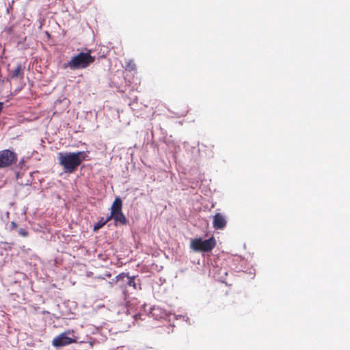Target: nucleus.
Returning a JSON list of instances; mask_svg holds the SVG:
<instances>
[{"label":"nucleus","mask_w":350,"mask_h":350,"mask_svg":"<svg viewBox=\"0 0 350 350\" xmlns=\"http://www.w3.org/2000/svg\"><path fill=\"white\" fill-rule=\"evenodd\" d=\"M86 156L84 151H79L77 152H59L57 158L64 172L71 174L76 171Z\"/></svg>","instance_id":"f257e3e1"},{"label":"nucleus","mask_w":350,"mask_h":350,"mask_svg":"<svg viewBox=\"0 0 350 350\" xmlns=\"http://www.w3.org/2000/svg\"><path fill=\"white\" fill-rule=\"evenodd\" d=\"M17 160V154L14 152L9 149L0 151V169L6 168L15 164Z\"/></svg>","instance_id":"20e7f679"},{"label":"nucleus","mask_w":350,"mask_h":350,"mask_svg":"<svg viewBox=\"0 0 350 350\" xmlns=\"http://www.w3.org/2000/svg\"><path fill=\"white\" fill-rule=\"evenodd\" d=\"M25 69V66L22 64H18L14 70H13L11 72V77L12 78H23V71Z\"/></svg>","instance_id":"9d476101"},{"label":"nucleus","mask_w":350,"mask_h":350,"mask_svg":"<svg viewBox=\"0 0 350 350\" xmlns=\"http://www.w3.org/2000/svg\"><path fill=\"white\" fill-rule=\"evenodd\" d=\"M122 201L120 198H116L111 207V214L122 211Z\"/></svg>","instance_id":"1a4fd4ad"},{"label":"nucleus","mask_w":350,"mask_h":350,"mask_svg":"<svg viewBox=\"0 0 350 350\" xmlns=\"http://www.w3.org/2000/svg\"><path fill=\"white\" fill-rule=\"evenodd\" d=\"M18 232V234L23 237H26L29 234L28 232L24 228H20Z\"/></svg>","instance_id":"ddd939ff"},{"label":"nucleus","mask_w":350,"mask_h":350,"mask_svg":"<svg viewBox=\"0 0 350 350\" xmlns=\"http://www.w3.org/2000/svg\"><path fill=\"white\" fill-rule=\"evenodd\" d=\"M16 227H17L16 223L15 221H12L10 224V229L13 230V229L16 228Z\"/></svg>","instance_id":"4468645a"},{"label":"nucleus","mask_w":350,"mask_h":350,"mask_svg":"<svg viewBox=\"0 0 350 350\" xmlns=\"http://www.w3.org/2000/svg\"><path fill=\"white\" fill-rule=\"evenodd\" d=\"M109 221V217L107 219L101 218L94 226V230L96 231L104 226Z\"/></svg>","instance_id":"9b49d317"},{"label":"nucleus","mask_w":350,"mask_h":350,"mask_svg":"<svg viewBox=\"0 0 350 350\" xmlns=\"http://www.w3.org/2000/svg\"><path fill=\"white\" fill-rule=\"evenodd\" d=\"M125 278H128L127 284L129 286H132L134 289H137V284L135 282V276H129L127 273H121L118 274L115 278L112 279L111 281L108 282L109 288H111L114 283H117L120 280H123Z\"/></svg>","instance_id":"423d86ee"},{"label":"nucleus","mask_w":350,"mask_h":350,"mask_svg":"<svg viewBox=\"0 0 350 350\" xmlns=\"http://www.w3.org/2000/svg\"><path fill=\"white\" fill-rule=\"evenodd\" d=\"M126 293H127V292H126V288H124L123 289V294H124V297H125V298H126Z\"/></svg>","instance_id":"dca6fc26"},{"label":"nucleus","mask_w":350,"mask_h":350,"mask_svg":"<svg viewBox=\"0 0 350 350\" xmlns=\"http://www.w3.org/2000/svg\"><path fill=\"white\" fill-rule=\"evenodd\" d=\"M94 61L95 57L90 55V51L87 53L82 52L72 57L68 63L64 64L63 68H69L71 70L86 68Z\"/></svg>","instance_id":"f03ea898"},{"label":"nucleus","mask_w":350,"mask_h":350,"mask_svg":"<svg viewBox=\"0 0 350 350\" xmlns=\"http://www.w3.org/2000/svg\"><path fill=\"white\" fill-rule=\"evenodd\" d=\"M109 220L113 219L116 222H118L122 225H126L127 224V219L122 211L116 213L114 215L111 214L110 216H109Z\"/></svg>","instance_id":"6e6552de"},{"label":"nucleus","mask_w":350,"mask_h":350,"mask_svg":"<svg viewBox=\"0 0 350 350\" xmlns=\"http://www.w3.org/2000/svg\"><path fill=\"white\" fill-rule=\"evenodd\" d=\"M227 224L226 217L221 213H216L213 217V225L215 229H222Z\"/></svg>","instance_id":"0eeeda50"},{"label":"nucleus","mask_w":350,"mask_h":350,"mask_svg":"<svg viewBox=\"0 0 350 350\" xmlns=\"http://www.w3.org/2000/svg\"><path fill=\"white\" fill-rule=\"evenodd\" d=\"M216 245L213 237L208 239L202 240L201 238L194 239L191 241L190 247L194 252H211Z\"/></svg>","instance_id":"7ed1b4c3"},{"label":"nucleus","mask_w":350,"mask_h":350,"mask_svg":"<svg viewBox=\"0 0 350 350\" xmlns=\"http://www.w3.org/2000/svg\"><path fill=\"white\" fill-rule=\"evenodd\" d=\"M105 275L107 278H111V273L110 272H106L105 273Z\"/></svg>","instance_id":"2eb2a0df"},{"label":"nucleus","mask_w":350,"mask_h":350,"mask_svg":"<svg viewBox=\"0 0 350 350\" xmlns=\"http://www.w3.org/2000/svg\"><path fill=\"white\" fill-rule=\"evenodd\" d=\"M126 69L129 71H133L136 70V64L133 60H130L126 65Z\"/></svg>","instance_id":"f8f14e48"},{"label":"nucleus","mask_w":350,"mask_h":350,"mask_svg":"<svg viewBox=\"0 0 350 350\" xmlns=\"http://www.w3.org/2000/svg\"><path fill=\"white\" fill-rule=\"evenodd\" d=\"M74 334L73 330H72V331L69 330L68 332H63V333L59 334L58 336H57L56 337H55L53 338V340L52 341V345L55 347L58 348V347H64V346L69 345L70 344L76 342H77L76 339L67 336V334ZM72 336H74V335H72Z\"/></svg>","instance_id":"39448f33"}]
</instances>
